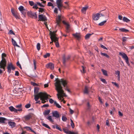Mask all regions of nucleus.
<instances>
[{
  "mask_svg": "<svg viewBox=\"0 0 134 134\" xmlns=\"http://www.w3.org/2000/svg\"><path fill=\"white\" fill-rule=\"evenodd\" d=\"M18 9L21 12H22L24 10V7L22 6H20L18 8Z\"/></svg>",
  "mask_w": 134,
  "mask_h": 134,
  "instance_id": "nucleus-36",
  "label": "nucleus"
},
{
  "mask_svg": "<svg viewBox=\"0 0 134 134\" xmlns=\"http://www.w3.org/2000/svg\"><path fill=\"white\" fill-rule=\"evenodd\" d=\"M112 83L116 87H118L119 86L118 85L116 82H112Z\"/></svg>",
  "mask_w": 134,
  "mask_h": 134,
  "instance_id": "nucleus-57",
  "label": "nucleus"
},
{
  "mask_svg": "<svg viewBox=\"0 0 134 134\" xmlns=\"http://www.w3.org/2000/svg\"><path fill=\"white\" fill-rule=\"evenodd\" d=\"M31 118V116L30 115H28L25 116V119L27 120H29Z\"/></svg>",
  "mask_w": 134,
  "mask_h": 134,
  "instance_id": "nucleus-37",
  "label": "nucleus"
},
{
  "mask_svg": "<svg viewBox=\"0 0 134 134\" xmlns=\"http://www.w3.org/2000/svg\"><path fill=\"white\" fill-rule=\"evenodd\" d=\"M50 38L52 40L54 41V42L55 43L56 46L57 47H59V44L58 42V38L57 37L55 34L52 32H51Z\"/></svg>",
  "mask_w": 134,
  "mask_h": 134,
  "instance_id": "nucleus-3",
  "label": "nucleus"
},
{
  "mask_svg": "<svg viewBox=\"0 0 134 134\" xmlns=\"http://www.w3.org/2000/svg\"><path fill=\"white\" fill-rule=\"evenodd\" d=\"M122 20L124 22L128 23L130 21V20L125 17H124L123 18Z\"/></svg>",
  "mask_w": 134,
  "mask_h": 134,
  "instance_id": "nucleus-26",
  "label": "nucleus"
},
{
  "mask_svg": "<svg viewBox=\"0 0 134 134\" xmlns=\"http://www.w3.org/2000/svg\"><path fill=\"white\" fill-rule=\"evenodd\" d=\"M56 21L57 25L60 26L61 21L60 16L58 15V17L56 18Z\"/></svg>",
  "mask_w": 134,
  "mask_h": 134,
  "instance_id": "nucleus-14",
  "label": "nucleus"
},
{
  "mask_svg": "<svg viewBox=\"0 0 134 134\" xmlns=\"http://www.w3.org/2000/svg\"><path fill=\"white\" fill-rule=\"evenodd\" d=\"M54 104L58 108H60L61 107V106L56 101L54 102Z\"/></svg>",
  "mask_w": 134,
  "mask_h": 134,
  "instance_id": "nucleus-31",
  "label": "nucleus"
},
{
  "mask_svg": "<svg viewBox=\"0 0 134 134\" xmlns=\"http://www.w3.org/2000/svg\"><path fill=\"white\" fill-rule=\"evenodd\" d=\"M38 18L39 20L38 21H45L47 20L46 17L44 15L42 14H40L38 15Z\"/></svg>",
  "mask_w": 134,
  "mask_h": 134,
  "instance_id": "nucleus-7",
  "label": "nucleus"
},
{
  "mask_svg": "<svg viewBox=\"0 0 134 134\" xmlns=\"http://www.w3.org/2000/svg\"><path fill=\"white\" fill-rule=\"evenodd\" d=\"M34 65V69L35 70L36 69V61L35 59L33 60Z\"/></svg>",
  "mask_w": 134,
  "mask_h": 134,
  "instance_id": "nucleus-45",
  "label": "nucleus"
},
{
  "mask_svg": "<svg viewBox=\"0 0 134 134\" xmlns=\"http://www.w3.org/2000/svg\"><path fill=\"white\" fill-rule=\"evenodd\" d=\"M9 34H13L14 35H15L13 31L11 30H9Z\"/></svg>",
  "mask_w": 134,
  "mask_h": 134,
  "instance_id": "nucleus-48",
  "label": "nucleus"
},
{
  "mask_svg": "<svg viewBox=\"0 0 134 134\" xmlns=\"http://www.w3.org/2000/svg\"><path fill=\"white\" fill-rule=\"evenodd\" d=\"M46 67L47 68H50L52 70L54 68V65L53 63H50L46 65Z\"/></svg>",
  "mask_w": 134,
  "mask_h": 134,
  "instance_id": "nucleus-9",
  "label": "nucleus"
},
{
  "mask_svg": "<svg viewBox=\"0 0 134 134\" xmlns=\"http://www.w3.org/2000/svg\"><path fill=\"white\" fill-rule=\"evenodd\" d=\"M37 4L39 6L42 7H44V6L40 3L39 2H37Z\"/></svg>",
  "mask_w": 134,
  "mask_h": 134,
  "instance_id": "nucleus-59",
  "label": "nucleus"
},
{
  "mask_svg": "<svg viewBox=\"0 0 134 134\" xmlns=\"http://www.w3.org/2000/svg\"><path fill=\"white\" fill-rule=\"evenodd\" d=\"M72 35L78 40H79L80 39L81 36L80 33H77L73 34Z\"/></svg>",
  "mask_w": 134,
  "mask_h": 134,
  "instance_id": "nucleus-11",
  "label": "nucleus"
},
{
  "mask_svg": "<svg viewBox=\"0 0 134 134\" xmlns=\"http://www.w3.org/2000/svg\"><path fill=\"white\" fill-rule=\"evenodd\" d=\"M29 3L30 5H31V6H33L34 5V2L33 1H29Z\"/></svg>",
  "mask_w": 134,
  "mask_h": 134,
  "instance_id": "nucleus-54",
  "label": "nucleus"
},
{
  "mask_svg": "<svg viewBox=\"0 0 134 134\" xmlns=\"http://www.w3.org/2000/svg\"><path fill=\"white\" fill-rule=\"evenodd\" d=\"M100 17V14L99 13L93 14L92 15V19L95 21L98 20Z\"/></svg>",
  "mask_w": 134,
  "mask_h": 134,
  "instance_id": "nucleus-6",
  "label": "nucleus"
},
{
  "mask_svg": "<svg viewBox=\"0 0 134 134\" xmlns=\"http://www.w3.org/2000/svg\"><path fill=\"white\" fill-rule=\"evenodd\" d=\"M46 118L48 120L51 122H54L52 118V117L51 116H49L48 117H47Z\"/></svg>",
  "mask_w": 134,
  "mask_h": 134,
  "instance_id": "nucleus-29",
  "label": "nucleus"
},
{
  "mask_svg": "<svg viewBox=\"0 0 134 134\" xmlns=\"http://www.w3.org/2000/svg\"><path fill=\"white\" fill-rule=\"evenodd\" d=\"M50 111V110L49 109L45 110L43 113V115L44 116L47 115L49 113Z\"/></svg>",
  "mask_w": 134,
  "mask_h": 134,
  "instance_id": "nucleus-24",
  "label": "nucleus"
},
{
  "mask_svg": "<svg viewBox=\"0 0 134 134\" xmlns=\"http://www.w3.org/2000/svg\"><path fill=\"white\" fill-rule=\"evenodd\" d=\"M108 20V19H107V20H104L99 24L98 25L99 26H102L104 24L107 22V20Z\"/></svg>",
  "mask_w": 134,
  "mask_h": 134,
  "instance_id": "nucleus-33",
  "label": "nucleus"
},
{
  "mask_svg": "<svg viewBox=\"0 0 134 134\" xmlns=\"http://www.w3.org/2000/svg\"><path fill=\"white\" fill-rule=\"evenodd\" d=\"M56 129H57V130H59L60 131H62V129L60 127H59L58 126V125H57V127H56Z\"/></svg>",
  "mask_w": 134,
  "mask_h": 134,
  "instance_id": "nucleus-46",
  "label": "nucleus"
},
{
  "mask_svg": "<svg viewBox=\"0 0 134 134\" xmlns=\"http://www.w3.org/2000/svg\"><path fill=\"white\" fill-rule=\"evenodd\" d=\"M119 30L122 32H127L129 31V30L127 29H125L124 28H120L119 29Z\"/></svg>",
  "mask_w": 134,
  "mask_h": 134,
  "instance_id": "nucleus-25",
  "label": "nucleus"
},
{
  "mask_svg": "<svg viewBox=\"0 0 134 134\" xmlns=\"http://www.w3.org/2000/svg\"><path fill=\"white\" fill-rule=\"evenodd\" d=\"M49 102L51 103L52 104L53 103H54V101L52 99V98H50L49 100Z\"/></svg>",
  "mask_w": 134,
  "mask_h": 134,
  "instance_id": "nucleus-52",
  "label": "nucleus"
},
{
  "mask_svg": "<svg viewBox=\"0 0 134 134\" xmlns=\"http://www.w3.org/2000/svg\"><path fill=\"white\" fill-rule=\"evenodd\" d=\"M52 115L56 118H58L59 117V115L58 111H55L52 112Z\"/></svg>",
  "mask_w": 134,
  "mask_h": 134,
  "instance_id": "nucleus-12",
  "label": "nucleus"
},
{
  "mask_svg": "<svg viewBox=\"0 0 134 134\" xmlns=\"http://www.w3.org/2000/svg\"><path fill=\"white\" fill-rule=\"evenodd\" d=\"M11 40L14 46H16L18 47H19V46L17 44L16 42L13 38H12Z\"/></svg>",
  "mask_w": 134,
  "mask_h": 134,
  "instance_id": "nucleus-22",
  "label": "nucleus"
},
{
  "mask_svg": "<svg viewBox=\"0 0 134 134\" xmlns=\"http://www.w3.org/2000/svg\"><path fill=\"white\" fill-rule=\"evenodd\" d=\"M48 96L51 97L46 93L40 92L35 96L34 99L35 101H37L40 98V99L42 100V102L44 103L48 101Z\"/></svg>",
  "mask_w": 134,
  "mask_h": 134,
  "instance_id": "nucleus-2",
  "label": "nucleus"
},
{
  "mask_svg": "<svg viewBox=\"0 0 134 134\" xmlns=\"http://www.w3.org/2000/svg\"><path fill=\"white\" fill-rule=\"evenodd\" d=\"M33 8H35L36 9L38 8L37 7V4H35L33 7Z\"/></svg>",
  "mask_w": 134,
  "mask_h": 134,
  "instance_id": "nucleus-63",
  "label": "nucleus"
},
{
  "mask_svg": "<svg viewBox=\"0 0 134 134\" xmlns=\"http://www.w3.org/2000/svg\"><path fill=\"white\" fill-rule=\"evenodd\" d=\"M16 64H17V65L18 66H19V67L21 69H22V68H21V65H20V63H19V62H18L17 63H16Z\"/></svg>",
  "mask_w": 134,
  "mask_h": 134,
  "instance_id": "nucleus-53",
  "label": "nucleus"
},
{
  "mask_svg": "<svg viewBox=\"0 0 134 134\" xmlns=\"http://www.w3.org/2000/svg\"><path fill=\"white\" fill-rule=\"evenodd\" d=\"M47 5L49 6H53V5L51 2H49L48 3Z\"/></svg>",
  "mask_w": 134,
  "mask_h": 134,
  "instance_id": "nucleus-50",
  "label": "nucleus"
},
{
  "mask_svg": "<svg viewBox=\"0 0 134 134\" xmlns=\"http://www.w3.org/2000/svg\"><path fill=\"white\" fill-rule=\"evenodd\" d=\"M63 23L64 24L66 25V29L67 31L69 32V30L70 27V26L69 24L64 21H63Z\"/></svg>",
  "mask_w": 134,
  "mask_h": 134,
  "instance_id": "nucleus-17",
  "label": "nucleus"
},
{
  "mask_svg": "<svg viewBox=\"0 0 134 134\" xmlns=\"http://www.w3.org/2000/svg\"><path fill=\"white\" fill-rule=\"evenodd\" d=\"M66 60H67L65 58V56H64L63 57V63L64 65L65 64V63H66Z\"/></svg>",
  "mask_w": 134,
  "mask_h": 134,
  "instance_id": "nucleus-43",
  "label": "nucleus"
},
{
  "mask_svg": "<svg viewBox=\"0 0 134 134\" xmlns=\"http://www.w3.org/2000/svg\"><path fill=\"white\" fill-rule=\"evenodd\" d=\"M70 121L71 122V126L72 128H74L75 127L74 124L73 122V121L71 119H70Z\"/></svg>",
  "mask_w": 134,
  "mask_h": 134,
  "instance_id": "nucleus-38",
  "label": "nucleus"
},
{
  "mask_svg": "<svg viewBox=\"0 0 134 134\" xmlns=\"http://www.w3.org/2000/svg\"><path fill=\"white\" fill-rule=\"evenodd\" d=\"M44 11V9L43 8H39V12L42 13Z\"/></svg>",
  "mask_w": 134,
  "mask_h": 134,
  "instance_id": "nucleus-56",
  "label": "nucleus"
},
{
  "mask_svg": "<svg viewBox=\"0 0 134 134\" xmlns=\"http://www.w3.org/2000/svg\"><path fill=\"white\" fill-rule=\"evenodd\" d=\"M88 8V6H86L82 8V9H81L82 12L83 13H85V12Z\"/></svg>",
  "mask_w": 134,
  "mask_h": 134,
  "instance_id": "nucleus-27",
  "label": "nucleus"
},
{
  "mask_svg": "<svg viewBox=\"0 0 134 134\" xmlns=\"http://www.w3.org/2000/svg\"><path fill=\"white\" fill-rule=\"evenodd\" d=\"M63 130L65 133H66L67 134H69V132H70V131H69L67 129L63 128Z\"/></svg>",
  "mask_w": 134,
  "mask_h": 134,
  "instance_id": "nucleus-34",
  "label": "nucleus"
},
{
  "mask_svg": "<svg viewBox=\"0 0 134 134\" xmlns=\"http://www.w3.org/2000/svg\"><path fill=\"white\" fill-rule=\"evenodd\" d=\"M88 88L87 86H85V90L83 91L84 94H88Z\"/></svg>",
  "mask_w": 134,
  "mask_h": 134,
  "instance_id": "nucleus-23",
  "label": "nucleus"
},
{
  "mask_svg": "<svg viewBox=\"0 0 134 134\" xmlns=\"http://www.w3.org/2000/svg\"><path fill=\"white\" fill-rule=\"evenodd\" d=\"M31 15L33 16L34 18L35 19H36L37 18V16L36 14V13H32L31 14Z\"/></svg>",
  "mask_w": 134,
  "mask_h": 134,
  "instance_id": "nucleus-35",
  "label": "nucleus"
},
{
  "mask_svg": "<svg viewBox=\"0 0 134 134\" xmlns=\"http://www.w3.org/2000/svg\"><path fill=\"white\" fill-rule=\"evenodd\" d=\"M42 125L46 127L48 129H50V128L49 126L47 124L45 123H43Z\"/></svg>",
  "mask_w": 134,
  "mask_h": 134,
  "instance_id": "nucleus-39",
  "label": "nucleus"
},
{
  "mask_svg": "<svg viewBox=\"0 0 134 134\" xmlns=\"http://www.w3.org/2000/svg\"><path fill=\"white\" fill-rule=\"evenodd\" d=\"M101 70L102 72L103 73L104 75L106 76H107L108 75L107 71L106 70H105L103 69H102Z\"/></svg>",
  "mask_w": 134,
  "mask_h": 134,
  "instance_id": "nucleus-30",
  "label": "nucleus"
},
{
  "mask_svg": "<svg viewBox=\"0 0 134 134\" xmlns=\"http://www.w3.org/2000/svg\"><path fill=\"white\" fill-rule=\"evenodd\" d=\"M54 12L56 13H58V9L57 8H55L54 10Z\"/></svg>",
  "mask_w": 134,
  "mask_h": 134,
  "instance_id": "nucleus-64",
  "label": "nucleus"
},
{
  "mask_svg": "<svg viewBox=\"0 0 134 134\" xmlns=\"http://www.w3.org/2000/svg\"><path fill=\"white\" fill-rule=\"evenodd\" d=\"M100 54L108 58H109V55H107L106 53L101 52Z\"/></svg>",
  "mask_w": 134,
  "mask_h": 134,
  "instance_id": "nucleus-32",
  "label": "nucleus"
},
{
  "mask_svg": "<svg viewBox=\"0 0 134 134\" xmlns=\"http://www.w3.org/2000/svg\"><path fill=\"white\" fill-rule=\"evenodd\" d=\"M15 108H17V111H21L22 110V105L20 104L18 105H16L15 106Z\"/></svg>",
  "mask_w": 134,
  "mask_h": 134,
  "instance_id": "nucleus-16",
  "label": "nucleus"
},
{
  "mask_svg": "<svg viewBox=\"0 0 134 134\" xmlns=\"http://www.w3.org/2000/svg\"><path fill=\"white\" fill-rule=\"evenodd\" d=\"M62 3V0H57L56 1V3L57 4L58 7L60 10V8L63 6Z\"/></svg>",
  "mask_w": 134,
  "mask_h": 134,
  "instance_id": "nucleus-8",
  "label": "nucleus"
},
{
  "mask_svg": "<svg viewBox=\"0 0 134 134\" xmlns=\"http://www.w3.org/2000/svg\"><path fill=\"white\" fill-rule=\"evenodd\" d=\"M13 16L16 18V19H19V15L17 13H15Z\"/></svg>",
  "mask_w": 134,
  "mask_h": 134,
  "instance_id": "nucleus-42",
  "label": "nucleus"
},
{
  "mask_svg": "<svg viewBox=\"0 0 134 134\" xmlns=\"http://www.w3.org/2000/svg\"><path fill=\"white\" fill-rule=\"evenodd\" d=\"M7 120V119L5 118L2 117H0V123H5V122Z\"/></svg>",
  "mask_w": 134,
  "mask_h": 134,
  "instance_id": "nucleus-20",
  "label": "nucleus"
},
{
  "mask_svg": "<svg viewBox=\"0 0 134 134\" xmlns=\"http://www.w3.org/2000/svg\"><path fill=\"white\" fill-rule=\"evenodd\" d=\"M37 49L39 51L40 49V44L39 43H38L37 45Z\"/></svg>",
  "mask_w": 134,
  "mask_h": 134,
  "instance_id": "nucleus-41",
  "label": "nucleus"
},
{
  "mask_svg": "<svg viewBox=\"0 0 134 134\" xmlns=\"http://www.w3.org/2000/svg\"><path fill=\"white\" fill-rule=\"evenodd\" d=\"M50 56V54L49 53H47L46 54L44 55V57L45 58H47V57Z\"/></svg>",
  "mask_w": 134,
  "mask_h": 134,
  "instance_id": "nucleus-49",
  "label": "nucleus"
},
{
  "mask_svg": "<svg viewBox=\"0 0 134 134\" xmlns=\"http://www.w3.org/2000/svg\"><path fill=\"white\" fill-rule=\"evenodd\" d=\"M31 83L32 85L34 86L37 85V84L33 82H31Z\"/></svg>",
  "mask_w": 134,
  "mask_h": 134,
  "instance_id": "nucleus-62",
  "label": "nucleus"
},
{
  "mask_svg": "<svg viewBox=\"0 0 134 134\" xmlns=\"http://www.w3.org/2000/svg\"><path fill=\"white\" fill-rule=\"evenodd\" d=\"M31 106V105L30 104H26L25 106V107L26 108H29Z\"/></svg>",
  "mask_w": 134,
  "mask_h": 134,
  "instance_id": "nucleus-47",
  "label": "nucleus"
},
{
  "mask_svg": "<svg viewBox=\"0 0 134 134\" xmlns=\"http://www.w3.org/2000/svg\"><path fill=\"white\" fill-rule=\"evenodd\" d=\"M119 54L122 56V58L125 60L126 64L129 65H130V63L129 61V58L126 54L124 52H120Z\"/></svg>",
  "mask_w": 134,
  "mask_h": 134,
  "instance_id": "nucleus-4",
  "label": "nucleus"
},
{
  "mask_svg": "<svg viewBox=\"0 0 134 134\" xmlns=\"http://www.w3.org/2000/svg\"><path fill=\"white\" fill-rule=\"evenodd\" d=\"M11 12L13 15L14 14H15L16 13H15L13 9H11Z\"/></svg>",
  "mask_w": 134,
  "mask_h": 134,
  "instance_id": "nucleus-61",
  "label": "nucleus"
},
{
  "mask_svg": "<svg viewBox=\"0 0 134 134\" xmlns=\"http://www.w3.org/2000/svg\"><path fill=\"white\" fill-rule=\"evenodd\" d=\"M39 90V88L37 87H34V93L35 94V95H36L37 94H38V92Z\"/></svg>",
  "mask_w": 134,
  "mask_h": 134,
  "instance_id": "nucleus-19",
  "label": "nucleus"
},
{
  "mask_svg": "<svg viewBox=\"0 0 134 134\" xmlns=\"http://www.w3.org/2000/svg\"><path fill=\"white\" fill-rule=\"evenodd\" d=\"M7 72L9 74L11 72V70H14L15 69V67L14 66L12 63H10L8 64L7 66Z\"/></svg>",
  "mask_w": 134,
  "mask_h": 134,
  "instance_id": "nucleus-5",
  "label": "nucleus"
},
{
  "mask_svg": "<svg viewBox=\"0 0 134 134\" xmlns=\"http://www.w3.org/2000/svg\"><path fill=\"white\" fill-rule=\"evenodd\" d=\"M55 80L56 81L54 83V85L55 90L58 92L57 95L58 98L59 100H61L62 98H63L64 97L66 96L62 89L61 85L62 84L64 87H65L66 86L67 82L66 80L62 79H59L58 78L55 79Z\"/></svg>",
  "mask_w": 134,
  "mask_h": 134,
  "instance_id": "nucleus-1",
  "label": "nucleus"
},
{
  "mask_svg": "<svg viewBox=\"0 0 134 134\" xmlns=\"http://www.w3.org/2000/svg\"><path fill=\"white\" fill-rule=\"evenodd\" d=\"M101 81L104 83H107V82L104 79H101Z\"/></svg>",
  "mask_w": 134,
  "mask_h": 134,
  "instance_id": "nucleus-55",
  "label": "nucleus"
},
{
  "mask_svg": "<svg viewBox=\"0 0 134 134\" xmlns=\"http://www.w3.org/2000/svg\"><path fill=\"white\" fill-rule=\"evenodd\" d=\"M6 64L7 62H0V68L3 69L4 70L5 67L6 65Z\"/></svg>",
  "mask_w": 134,
  "mask_h": 134,
  "instance_id": "nucleus-13",
  "label": "nucleus"
},
{
  "mask_svg": "<svg viewBox=\"0 0 134 134\" xmlns=\"http://www.w3.org/2000/svg\"><path fill=\"white\" fill-rule=\"evenodd\" d=\"M93 34V33L92 34H87L85 37V38L86 39H88Z\"/></svg>",
  "mask_w": 134,
  "mask_h": 134,
  "instance_id": "nucleus-28",
  "label": "nucleus"
},
{
  "mask_svg": "<svg viewBox=\"0 0 134 134\" xmlns=\"http://www.w3.org/2000/svg\"><path fill=\"white\" fill-rule=\"evenodd\" d=\"M100 46L101 48H103L104 49H105L106 50L108 49L106 47H105V46H104L102 44H100Z\"/></svg>",
  "mask_w": 134,
  "mask_h": 134,
  "instance_id": "nucleus-51",
  "label": "nucleus"
},
{
  "mask_svg": "<svg viewBox=\"0 0 134 134\" xmlns=\"http://www.w3.org/2000/svg\"><path fill=\"white\" fill-rule=\"evenodd\" d=\"M82 70H81V72L82 73H85L86 71L85 70V68L84 67V66H82Z\"/></svg>",
  "mask_w": 134,
  "mask_h": 134,
  "instance_id": "nucleus-44",
  "label": "nucleus"
},
{
  "mask_svg": "<svg viewBox=\"0 0 134 134\" xmlns=\"http://www.w3.org/2000/svg\"><path fill=\"white\" fill-rule=\"evenodd\" d=\"M9 126L11 128H13L15 127L16 126V123L15 122L10 121H9L8 122Z\"/></svg>",
  "mask_w": 134,
  "mask_h": 134,
  "instance_id": "nucleus-10",
  "label": "nucleus"
},
{
  "mask_svg": "<svg viewBox=\"0 0 134 134\" xmlns=\"http://www.w3.org/2000/svg\"><path fill=\"white\" fill-rule=\"evenodd\" d=\"M24 128L28 131L30 130L32 132H34L35 134H36V133L34 130H33L30 127L28 126H26L24 127Z\"/></svg>",
  "mask_w": 134,
  "mask_h": 134,
  "instance_id": "nucleus-21",
  "label": "nucleus"
},
{
  "mask_svg": "<svg viewBox=\"0 0 134 134\" xmlns=\"http://www.w3.org/2000/svg\"><path fill=\"white\" fill-rule=\"evenodd\" d=\"M62 120L63 121H66L67 120V118L64 116H62Z\"/></svg>",
  "mask_w": 134,
  "mask_h": 134,
  "instance_id": "nucleus-40",
  "label": "nucleus"
},
{
  "mask_svg": "<svg viewBox=\"0 0 134 134\" xmlns=\"http://www.w3.org/2000/svg\"><path fill=\"white\" fill-rule=\"evenodd\" d=\"M115 74L118 75H120V71H119L117 70L115 71Z\"/></svg>",
  "mask_w": 134,
  "mask_h": 134,
  "instance_id": "nucleus-58",
  "label": "nucleus"
},
{
  "mask_svg": "<svg viewBox=\"0 0 134 134\" xmlns=\"http://www.w3.org/2000/svg\"><path fill=\"white\" fill-rule=\"evenodd\" d=\"M128 38H127L125 37H124L122 38V39H123V42H125L127 40V39Z\"/></svg>",
  "mask_w": 134,
  "mask_h": 134,
  "instance_id": "nucleus-60",
  "label": "nucleus"
},
{
  "mask_svg": "<svg viewBox=\"0 0 134 134\" xmlns=\"http://www.w3.org/2000/svg\"><path fill=\"white\" fill-rule=\"evenodd\" d=\"M9 108L11 111H14L16 113H17L16 109H15L12 106L10 107H9Z\"/></svg>",
  "mask_w": 134,
  "mask_h": 134,
  "instance_id": "nucleus-18",
  "label": "nucleus"
},
{
  "mask_svg": "<svg viewBox=\"0 0 134 134\" xmlns=\"http://www.w3.org/2000/svg\"><path fill=\"white\" fill-rule=\"evenodd\" d=\"M6 56V55L4 53H3L2 54V60L0 62H7V61L4 57Z\"/></svg>",
  "mask_w": 134,
  "mask_h": 134,
  "instance_id": "nucleus-15",
  "label": "nucleus"
}]
</instances>
